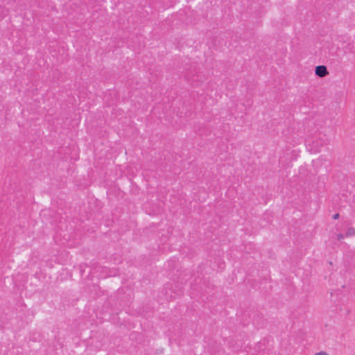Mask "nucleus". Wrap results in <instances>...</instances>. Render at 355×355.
Listing matches in <instances>:
<instances>
[{
	"instance_id": "f257e3e1",
	"label": "nucleus",
	"mask_w": 355,
	"mask_h": 355,
	"mask_svg": "<svg viewBox=\"0 0 355 355\" xmlns=\"http://www.w3.org/2000/svg\"><path fill=\"white\" fill-rule=\"evenodd\" d=\"M329 139L327 135L325 134L320 133L318 135L314 137V139L311 141V144H309V150L314 153L320 152V148L324 145H327Z\"/></svg>"
},
{
	"instance_id": "f03ea898",
	"label": "nucleus",
	"mask_w": 355,
	"mask_h": 355,
	"mask_svg": "<svg viewBox=\"0 0 355 355\" xmlns=\"http://www.w3.org/2000/svg\"><path fill=\"white\" fill-rule=\"evenodd\" d=\"M185 78L189 81H191L192 83L195 84L196 86L199 85V84L202 82V74L197 70L196 67L187 69Z\"/></svg>"
},
{
	"instance_id": "7ed1b4c3",
	"label": "nucleus",
	"mask_w": 355,
	"mask_h": 355,
	"mask_svg": "<svg viewBox=\"0 0 355 355\" xmlns=\"http://www.w3.org/2000/svg\"><path fill=\"white\" fill-rule=\"evenodd\" d=\"M252 323L256 327L261 328L265 324V320L259 313H254Z\"/></svg>"
},
{
	"instance_id": "20e7f679",
	"label": "nucleus",
	"mask_w": 355,
	"mask_h": 355,
	"mask_svg": "<svg viewBox=\"0 0 355 355\" xmlns=\"http://www.w3.org/2000/svg\"><path fill=\"white\" fill-rule=\"evenodd\" d=\"M315 73L316 76L320 78H323L329 74L327 68L324 65H318L315 67Z\"/></svg>"
},
{
	"instance_id": "39448f33",
	"label": "nucleus",
	"mask_w": 355,
	"mask_h": 355,
	"mask_svg": "<svg viewBox=\"0 0 355 355\" xmlns=\"http://www.w3.org/2000/svg\"><path fill=\"white\" fill-rule=\"evenodd\" d=\"M354 236H355V228L350 227L346 231L345 237H351Z\"/></svg>"
},
{
	"instance_id": "423d86ee",
	"label": "nucleus",
	"mask_w": 355,
	"mask_h": 355,
	"mask_svg": "<svg viewBox=\"0 0 355 355\" xmlns=\"http://www.w3.org/2000/svg\"><path fill=\"white\" fill-rule=\"evenodd\" d=\"M336 237H337V239H338V241H340V240L343 239L345 237V235H343V234L339 233V234H338L336 235Z\"/></svg>"
},
{
	"instance_id": "0eeeda50",
	"label": "nucleus",
	"mask_w": 355,
	"mask_h": 355,
	"mask_svg": "<svg viewBox=\"0 0 355 355\" xmlns=\"http://www.w3.org/2000/svg\"><path fill=\"white\" fill-rule=\"evenodd\" d=\"M340 217V214L338 213H336L334 215H333L332 218L334 219V220H336V219H338Z\"/></svg>"
},
{
	"instance_id": "6e6552de",
	"label": "nucleus",
	"mask_w": 355,
	"mask_h": 355,
	"mask_svg": "<svg viewBox=\"0 0 355 355\" xmlns=\"http://www.w3.org/2000/svg\"><path fill=\"white\" fill-rule=\"evenodd\" d=\"M315 355H329V354L325 352H320L316 353Z\"/></svg>"
}]
</instances>
